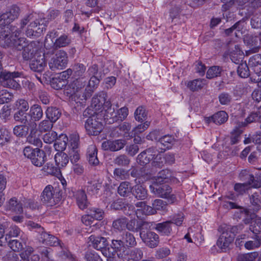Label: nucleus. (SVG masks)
<instances>
[{
  "mask_svg": "<svg viewBox=\"0 0 261 261\" xmlns=\"http://www.w3.org/2000/svg\"><path fill=\"white\" fill-rule=\"evenodd\" d=\"M89 213L94 220H101L104 217L103 211L99 208H92L89 210Z\"/></svg>",
  "mask_w": 261,
  "mask_h": 261,
  "instance_id": "nucleus-54",
  "label": "nucleus"
},
{
  "mask_svg": "<svg viewBox=\"0 0 261 261\" xmlns=\"http://www.w3.org/2000/svg\"><path fill=\"white\" fill-rule=\"evenodd\" d=\"M71 42L70 37L66 34H63L58 37L57 31H53L46 35L44 42L46 48L53 47L54 49L68 46Z\"/></svg>",
  "mask_w": 261,
  "mask_h": 261,
  "instance_id": "nucleus-3",
  "label": "nucleus"
},
{
  "mask_svg": "<svg viewBox=\"0 0 261 261\" xmlns=\"http://www.w3.org/2000/svg\"><path fill=\"white\" fill-rule=\"evenodd\" d=\"M13 95L6 90H2L0 91V104L8 103L13 98Z\"/></svg>",
  "mask_w": 261,
  "mask_h": 261,
  "instance_id": "nucleus-60",
  "label": "nucleus"
},
{
  "mask_svg": "<svg viewBox=\"0 0 261 261\" xmlns=\"http://www.w3.org/2000/svg\"><path fill=\"white\" fill-rule=\"evenodd\" d=\"M257 255L256 252L241 254L238 257V261H253Z\"/></svg>",
  "mask_w": 261,
  "mask_h": 261,
  "instance_id": "nucleus-64",
  "label": "nucleus"
},
{
  "mask_svg": "<svg viewBox=\"0 0 261 261\" xmlns=\"http://www.w3.org/2000/svg\"><path fill=\"white\" fill-rule=\"evenodd\" d=\"M97 150L95 146H91L88 148L87 158L90 164L97 165L99 164V161L97 156Z\"/></svg>",
  "mask_w": 261,
  "mask_h": 261,
  "instance_id": "nucleus-36",
  "label": "nucleus"
},
{
  "mask_svg": "<svg viewBox=\"0 0 261 261\" xmlns=\"http://www.w3.org/2000/svg\"><path fill=\"white\" fill-rule=\"evenodd\" d=\"M238 73L241 77H247L249 75V68L246 63H242L238 67Z\"/></svg>",
  "mask_w": 261,
  "mask_h": 261,
  "instance_id": "nucleus-59",
  "label": "nucleus"
},
{
  "mask_svg": "<svg viewBox=\"0 0 261 261\" xmlns=\"http://www.w3.org/2000/svg\"><path fill=\"white\" fill-rule=\"evenodd\" d=\"M106 96V94L104 92H101L95 95L92 99V106L96 110H99L102 106V103L105 101Z\"/></svg>",
  "mask_w": 261,
  "mask_h": 261,
  "instance_id": "nucleus-39",
  "label": "nucleus"
},
{
  "mask_svg": "<svg viewBox=\"0 0 261 261\" xmlns=\"http://www.w3.org/2000/svg\"><path fill=\"white\" fill-rule=\"evenodd\" d=\"M74 196L76 198L77 204L80 209L84 210L88 207L89 202L84 190L82 189L77 190Z\"/></svg>",
  "mask_w": 261,
  "mask_h": 261,
  "instance_id": "nucleus-26",
  "label": "nucleus"
},
{
  "mask_svg": "<svg viewBox=\"0 0 261 261\" xmlns=\"http://www.w3.org/2000/svg\"><path fill=\"white\" fill-rule=\"evenodd\" d=\"M130 162L129 158L124 154L117 156L113 160V163L115 165L120 167H127Z\"/></svg>",
  "mask_w": 261,
  "mask_h": 261,
  "instance_id": "nucleus-43",
  "label": "nucleus"
},
{
  "mask_svg": "<svg viewBox=\"0 0 261 261\" xmlns=\"http://www.w3.org/2000/svg\"><path fill=\"white\" fill-rule=\"evenodd\" d=\"M175 141L174 137L170 135H165L159 139L157 145L164 150L169 149Z\"/></svg>",
  "mask_w": 261,
  "mask_h": 261,
  "instance_id": "nucleus-30",
  "label": "nucleus"
},
{
  "mask_svg": "<svg viewBox=\"0 0 261 261\" xmlns=\"http://www.w3.org/2000/svg\"><path fill=\"white\" fill-rule=\"evenodd\" d=\"M150 189L153 193L159 197L167 199L170 203H173L176 200L175 195L171 194V188L167 185L153 183L150 186Z\"/></svg>",
  "mask_w": 261,
  "mask_h": 261,
  "instance_id": "nucleus-9",
  "label": "nucleus"
},
{
  "mask_svg": "<svg viewBox=\"0 0 261 261\" xmlns=\"http://www.w3.org/2000/svg\"><path fill=\"white\" fill-rule=\"evenodd\" d=\"M172 224L170 221L154 223L153 228L163 236H169L172 231Z\"/></svg>",
  "mask_w": 261,
  "mask_h": 261,
  "instance_id": "nucleus-27",
  "label": "nucleus"
},
{
  "mask_svg": "<svg viewBox=\"0 0 261 261\" xmlns=\"http://www.w3.org/2000/svg\"><path fill=\"white\" fill-rule=\"evenodd\" d=\"M112 207L115 210H123L124 213L127 215H130L131 214L126 212V208L128 209L132 208L133 210L134 207L133 205H129L128 204L124 203L121 201H114L111 205Z\"/></svg>",
  "mask_w": 261,
  "mask_h": 261,
  "instance_id": "nucleus-48",
  "label": "nucleus"
},
{
  "mask_svg": "<svg viewBox=\"0 0 261 261\" xmlns=\"http://www.w3.org/2000/svg\"><path fill=\"white\" fill-rule=\"evenodd\" d=\"M172 177V173L169 170H163L158 174L156 178L153 183L162 184L167 182Z\"/></svg>",
  "mask_w": 261,
  "mask_h": 261,
  "instance_id": "nucleus-37",
  "label": "nucleus"
},
{
  "mask_svg": "<svg viewBox=\"0 0 261 261\" xmlns=\"http://www.w3.org/2000/svg\"><path fill=\"white\" fill-rule=\"evenodd\" d=\"M222 232L217 242V246L222 250L227 249L234 240V234L227 232L224 230Z\"/></svg>",
  "mask_w": 261,
  "mask_h": 261,
  "instance_id": "nucleus-22",
  "label": "nucleus"
},
{
  "mask_svg": "<svg viewBox=\"0 0 261 261\" xmlns=\"http://www.w3.org/2000/svg\"><path fill=\"white\" fill-rule=\"evenodd\" d=\"M128 114V110L126 107H122L119 109L116 112L115 117L113 119V122L121 121H122L126 119Z\"/></svg>",
  "mask_w": 261,
  "mask_h": 261,
  "instance_id": "nucleus-53",
  "label": "nucleus"
},
{
  "mask_svg": "<svg viewBox=\"0 0 261 261\" xmlns=\"http://www.w3.org/2000/svg\"><path fill=\"white\" fill-rule=\"evenodd\" d=\"M75 77H82L86 71V66L82 63H75L71 69Z\"/></svg>",
  "mask_w": 261,
  "mask_h": 261,
  "instance_id": "nucleus-45",
  "label": "nucleus"
},
{
  "mask_svg": "<svg viewBox=\"0 0 261 261\" xmlns=\"http://www.w3.org/2000/svg\"><path fill=\"white\" fill-rule=\"evenodd\" d=\"M45 115L48 119L55 123L61 115L60 110L56 107H48L46 111Z\"/></svg>",
  "mask_w": 261,
  "mask_h": 261,
  "instance_id": "nucleus-31",
  "label": "nucleus"
},
{
  "mask_svg": "<svg viewBox=\"0 0 261 261\" xmlns=\"http://www.w3.org/2000/svg\"><path fill=\"white\" fill-rule=\"evenodd\" d=\"M126 218L121 217L113 221L112 226L114 229L121 231L125 229Z\"/></svg>",
  "mask_w": 261,
  "mask_h": 261,
  "instance_id": "nucleus-47",
  "label": "nucleus"
},
{
  "mask_svg": "<svg viewBox=\"0 0 261 261\" xmlns=\"http://www.w3.org/2000/svg\"><path fill=\"white\" fill-rule=\"evenodd\" d=\"M86 84L85 77L77 78L65 87L64 93L69 97L75 95L81 101L80 96L84 92L83 91Z\"/></svg>",
  "mask_w": 261,
  "mask_h": 261,
  "instance_id": "nucleus-8",
  "label": "nucleus"
},
{
  "mask_svg": "<svg viewBox=\"0 0 261 261\" xmlns=\"http://www.w3.org/2000/svg\"><path fill=\"white\" fill-rule=\"evenodd\" d=\"M53 123L49 119L43 120L39 122L37 129L41 133L49 131L52 128Z\"/></svg>",
  "mask_w": 261,
  "mask_h": 261,
  "instance_id": "nucleus-52",
  "label": "nucleus"
},
{
  "mask_svg": "<svg viewBox=\"0 0 261 261\" xmlns=\"http://www.w3.org/2000/svg\"><path fill=\"white\" fill-rule=\"evenodd\" d=\"M47 64L44 54L37 55L30 63L31 69L34 71L41 72Z\"/></svg>",
  "mask_w": 261,
  "mask_h": 261,
  "instance_id": "nucleus-20",
  "label": "nucleus"
},
{
  "mask_svg": "<svg viewBox=\"0 0 261 261\" xmlns=\"http://www.w3.org/2000/svg\"><path fill=\"white\" fill-rule=\"evenodd\" d=\"M101 80V76H91L87 87L84 89V92L80 96L82 102L86 101L91 97Z\"/></svg>",
  "mask_w": 261,
  "mask_h": 261,
  "instance_id": "nucleus-16",
  "label": "nucleus"
},
{
  "mask_svg": "<svg viewBox=\"0 0 261 261\" xmlns=\"http://www.w3.org/2000/svg\"><path fill=\"white\" fill-rule=\"evenodd\" d=\"M244 57L243 52L241 50L237 49L236 53L231 52L230 54V58L231 61L236 64H240L242 61V59Z\"/></svg>",
  "mask_w": 261,
  "mask_h": 261,
  "instance_id": "nucleus-62",
  "label": "nucleus"
},
{
  "mask_svg": "<svg viewBox=\"0 0 261 261\" xmlns=\"http://www.w3.org/2000/svg\"><path fill=\"white\" fill-rule=\"evenodd\" d=\"M21 73L19 72H10L5 70L0 77L1 85L9 88L17 89L20 85L15 80V78L20 76Z\"/></svg>",
  "mask_w": 261,
  "mask_h": 261,
  "instance_id": "nucleus-12",
  "label": "nucleus"
},
{
  "mask_svg": "<svg viewBox=\"0 0 261 261\" xmlns=\"http://www.w3.org/2000/svg\"><path fill=\"white\" fill-rule=\"evenodd\" d=\"M88 243L90 246H92L97 250H100L102 254L107 257H111L114 255V251H111L108 246L107 239L103 237L91 235L88 238Z\"/></svg>",
  "mask_w": 261,
  "mask_h": 261,
  "instance_id": "nucleus-5",
  "label": "nucleus"
},
{
  "mask_svg": "<svg viewBox=\"0 0 261 261\" xmlns=\"http://www.w3.org/2000/svg\"><path fill=\"white\" fill-rule=\"evenodd\" d=\"M30 130V123L28 125L20 124L16 125L13 129V133L15 136L19 138L27 137Z\"/></svg>",
  "mask_w": 261,
  "mask_h": 261,
  "instance_id": "nucleus-29",
  "label": "nucleus"
},
{
  "mask_svg": "<svg viewBox=\"0 0 261 261\" xmlns=\"http://www.w3.org/2000/svg\"><path fill=\"white\" fill-rule=\"evenodd\" d=\"M68 140V139L65 135H61L59 138H57L54 145L56 150L63 152L66 148Z\"/></svg>",
  "mask_w": 261,
  "mask_h": 261,
  "instance_id": "nucleus-34",
  "label": "nucleus"
},
{
  "mask_svg": "<svg viewBox=\"0 0 261 261\" xmlns=\"http://www.w3.org/2000/svg\"><path fill=\"white\" fill-rule=\"evenodd\" d=\"M152 206L155 210L161 211L165 212L167 211V203L161 199H155L152 203Z\"/></svg>",
  "mask_w": 261,
  "mask_h": 261,
  "instance_id": "nucleus-57",
  "label": "nucleus"
},
{
  "mask_svg": "<svg viewBox=\"0 0 261 261\" xmlns=\"http://www.w3.org/2000/svg\"><path fill=\"white\" fill-rule=\"evenodd\" d=\"M11 134L8 129L5 128H0V144L5 145L9 143L11 140Z\"/></svg>",
  "mask_w": 261,
  "mask_h": 261,
  "instance_id": "nucleus-49",
  "label": "nucleus"
},
{
  "mask_svg": "<svg viewBox=\"0 0 261 261\" xmlns=\"http://www.w3.org/2000/svg\"><path fill=\"white\" fill-rule=\"evenodd\" d=\"M7 209L17 213H21L23 212L21 204L18 203L15 198H12L10 200L7 204Z\"/></svg>",
  "mask_w": 261,
  "mask_h": 261,
  "instance_id": "nucleus-44",
  "label": "nucleus"
},
{
  "mask_svg": "<svg viewBox=\"0 0 261 261\" xmlns=\"http://www.w3.org/2000/svg\"><path fill=\"white\" fill-rule=\"evenodd\" d=\"M29 118V113L23 112L22 111H17L14 115V119L23 125H29L30 122Z\"/></svg>",
  "mask_w": 261,
  "mask_h": 261,
  "instance_id": "nucleus-38",
  "label": "nucleus"
},
{
  "mask_svg": "<svg viewBox=\"0 0 261 261\" xmlns=\"http://www.w3.org/2000/svg\"><path fill=\"white\" fill-rule=\"evenodd\" d=\"M244 41L251 48L252 53H257L261 45V39L257 36L251 34H247L245 36Z\"/></svg>",
  "mask_w": 261,
  "mask_h": 261,
  "instance_id": "nucleus-23",
  "label": "nucleus"
},
{
  "mask_svg": "<svg viewBox=\"0 0 261 261\" xmlns=\"http://www.w3.org/2000/svg\"><path fill=\"white\" fill-rule=\"evenodd\" d=\"M154 222H147L145 221H138V232L140 231V234L142 232H147L152 226H154Z\"/></svg>",
  "mask_w": 261,
  "mask_h": 261,
  "instance_id": "nucleus-50",
  "label": "nucleus"
},
{
  "mask_svg": "<svg viewBox=\"0 0 261 261\" xmlns=\"http://www.w3.org/2000/svg\"><path fill=\"white\" fill-rule=\"evenodd\" d=\"M137 241L134 234L128 231L123 232L121 238L113 239L111 245L114 252L120 256L128 253V250L137 245Z\"/></svg>",
  "mask_w": 261,
  "mask_h": 261,
  "instance_id": "nucleus-2",
  "label": "nucleus"
},
{
  "mask_svg": "<svg viewBox=\"0 0 261 261\" xmlns=\"http://www.w3.org/2000/svg\"><path fill=\"white\" fill-rule=\"evenodd\" d=\"M132 190L130 182L122 181L118 187L117 192L121 196L128 197L132 193Z\"/></svg>",
  "mask_w": 261,
  "mask_h": 261,
  "instance_id": "nucleus-33",
  "label": "nucleus"
},
{
  "mask_svg": "<svg viewBox=\"0 0 261 261\" xmlns=\"http://www.w3.org/2000/svg\"><path fill=\"white\" fill-rule=\"evenodd\" d=\"M55 161L58 168H62L66 166L69 162V158L66 153L58 152L55 155Z\"/></svg>",
  "mask_w": 261,
  "mask_h": 261,
  "instance_id": "nucleus-35",
  "label": "nucleus"
},
{
  "mask_svg": "<svg viewBox=\"0 0 261 261\" xmlns=\"http://www.w3.org/2000/svg\"><path fill=\"white\" fill-rule=\"evenodd\" d=\"M228 117V116L225 111H219L213 115L214 123L221 124L227 120Z\"/></svg>",
  "mask_w": 261,
  "mask_h": 261,
  "instance_id": "nucleus-46",
  "label": "nucleus"
},
{
  "mask_svg": "<svg viewBox=\"0 0 261 261\" xmlns=\"http://www.w3.org/2000/svg\"><path fill=\"white\" fill-rule=\"evenodd\" d=\"M39 234V241L43 244L56 246L59 244V240L57 237L48 233L44 231V229Z\"/></svg>",
  "mask_w": 261,
  "mask_h": 261,
  "instance_id": "nucleus-25",
  "label": "nucleus"
},
{
  "mask_svg": "<svg viewBox=\"0 0 261 261\" xmlns=\"http://www.w3.org/2000/svg\"><path fill=\"white\" fill-rule=\"evenodd\" d=\"M85 127L88 135L91 136L99 135L103 128L101 115L94 113L89 117L85 122Z\"/></svg>",
  "mask_w": 261,
  "mask_h": 261,
  "instance_id": "nucleus-4",
  "label": "nucleus"
},
{
  "mask_svg": "<svg viewBox=\"0 0 261 261\" xmlns=\"http://www.w3.org/2000/svg\"><path fill=\"white\" fill-rule=\"evenodd\" d=\"M68 61L67 53L63 50H59L55 56L51 58L48 65L50 69L53 71L57 69L62 70L66 67Z\"/></svg>",
  "mask_w": 261,
  "mask_h": 261,
  "instance_id": "nucleus-11",
  "label": "nucleus"
},
{
  "mask_svg": "<svg viewBox=\"0 0 261 261\" xmlns=\"http://www.w3.org/2000/svg\"><path fill=\"white\" fill-rule=\"evenodd\" d=\"M204 85L205 80L204 79H198L189 82L187 87L192 91H196L202 89Z\"/></svg>",
  "mask_w": 261,
  "mask_h": 261,
  "instance_id": "nucleus-42",
  "label": "nucleus"
},
{
  "mask_svg": "<svg viewBox=\"0 0 261 261\" xmlns=\"http://www.w3.org/2000/svg\"><path fill=\"white\" fill-rule=\"evenodd\" d=\"M250 231L255 234H261V218L255 220L254 224L250 226Z\"/></svg>",
  "mask_w": 261,
  "mask_h": 261,
  "instance_id": "nucleus-63",
  "label": "nucleus"
},
{
  "mask_svg": "<svg viewBox=\"0 0 261 261\" xmlns=\"http://www.w3.org/2000/svg\"><path fill=\"white\" fill-rule=\"evenodd\" d=\"M126 143L127 142L125 139L109 140L104 141L102 143L101 147L105 150L117 151L123 148Z\"/></svg>",
  "mask_w": 261,
  "mask_h": 261,
  "instance_id": "nucleus-19",
  "label": "nucleus"
},
{
  "mask_svg": "<svg viewBox=\"0 0 261 261\" xmlns=\"http://www.w3.org/2000/svg\"><path fill=\"white\" fill-rule=\"evenodd\" d=\"M140 237L142 242L149 248H154L159 245V236L153 231H148L146 233L142 232Z\"/></svg>",
  "mask_w": 261,
  "mask_h": 261,
  "instance_id": "nucleus-15",
  "label": "nucleus"
},
{
  "mask_svg": "<svg viewBox=\"0 0 261 261\" xmlns=\"http://www.w3.org/2000/svg\"><path fill=\"white\" fill-rule=\"evenodd\" d=\"M219 101L222 105H229L231 100V95L227 92H222L218 96Z\"/></svg>",
  "mask_w": 261,
  "mask_h": 261,
  "instance_id": "nucleus-61",
  "label": "nucleus"
},
{
  "mask_svg": "<svg viewBox=\"0 0 261 261\" xmlns=\"http://www.w3.org/2000/svg\"><path fill=\"white\" fill-rule=\"evenodd\" d=\"M60 192L51 185L46 186L42 192L41 197V202L47 206H53L61 200Z\"/></svg>",
  "mask_w": 261,
  "mask_h": 261,
  "instance_id": "nucleus-6",
  "label": "nucleus"
},
{
  "mask_svg": "<svg viewBox=\"0 0 261 261\" xmlns=\"http://www.w3.org/2000/svg\"><path fill=\"white\" fill-rule=\"evenodd\" d=\"M32 20L31 15H25L20 20L19 28L13 25L0 24V45L4 48L9 47L11 44V34L16 37L19 36L24 27Z\"/></svg>",
  "mask_w": 261,
  "mask_h": 261,
  "instance_id": "nucleus-1",
  "label": "nucleus"
},
{
  "mask_svg": "<svg viewBox=\"0 0 261 261\" xmlns=\"http://www.w3.org/2000/svg\"><path fill=\"white\" fill-rule=\"evenodd\" d=\"M14 37L12 35L11 36V44L9 47L13 46L16 49L20 50L26 46L27 44V39L24 37H19L17 36L16 37L15 35Z\"/></svg>",
  "mask_w": 261,
  "mask_h": 261,
  "instance_id": "nucleus-32",
  "label": "nucleus"
},
{
  "mask_svg": "<svg viewBox=\"0 0 261 261\" xmlns=\"http://www.w3.org/2000/svg\"><path fill=\"white\" fill-rule=\"evenodd\" d=\"M254 241H248L244 244V246L248 250H253L261 246V236L255 234L252 238Z\"/></svg>",
  "mask_w": 261,
  "mask_h": 261,
  "instance_id": "nucleus-40",
  "label": "nucleus"
},
{
  "mask_svg": "<svg viewBox=\"0 0 261 261\" xmlns=\"http://www.w3.org/2000/svg\"><path fill=\"white\" fill-rule=\"evenodd\" d=\"M171 253L170 249L166 247L158 249L155 253V257L157 259H162L167 257Z\"/></svg>",
  "mask_w": 261,
  "mask_h": 261,
  "instance_id": "nucleus-55",
  "label": "nucleus"
},
{
  "mask_svg": "<svg viewBox=\"0 0 261 261\" xmlns=\"http://www.w3.org/2000/svg\"><path fill=\"white\" fill-rule=\"evenodd\" d=\"M20 9L16 5H13L8 11L0 15V24H9L18 17Z\"/></svg>",
  "mask_w": 261,
  "mask_h": 261,
  "instance_id": "nucleus-18",
  "label": "nucleus"
},
{
  "mask_svg": "<svg viewBox=\"0 0 261 261\" xmlns=\"http://www.w3.org/2000/svg\"><path fill=\"white\" fill-rule=\"evenodd\" d=\"M221 68L219 66H212L207 71L206 77L209 79H213L220 75Z\"/></svg>",
  "mask_w": 261,
  "mask_h": 261,
  "instance_id": "nucleus-56",
  "label": "nucleus"
},
{
  "mask_svg": "<svg viewBox=\"0 0 261 261\" xmlns=\"http://www.w3.org/2000/svg\"><path fill=\"white\" fill-rule=\"evenodd\" d=\"M134 115L135 119L139 122H143L147 118V113L142 106L139 107L136 110Z\"/></svg>",
  "mask_w": 261,
  "mask_h": 261,
  "instance_id": "nucleus-51",
  "label": "nucleus"
},
{
  "mask_svg": "<svg viewBox=\"0 0 261 261\" xmlns=\"http://www.w3.org/2000/svg\"><path fill=\"white\" fill-rule=\"evenodd\" d=\"M38 50V45L36 42L32 41L23 48L22 57L24 60L29 61L36 57Z\"/></svg>",
  "mask_w": 261,
  "mask_h": 261,
  "instance_id": "nucleus-21",
  "label": "nucleus"
},
{
  "mask_svg": "<svg viewBox=\"0 0 261 261\" xmlns=\"http://www.w3.org/2000/svg\"><path fill=\"white\" fill-rule=\"evenodd\" d=\"M37 126V123L34 122L30 124V134L27 137V141L38 148L42 147V142Z\"/></svg>",
  "mask_w": 261,
  "mask_h": 261,
  "instance_id": "nucleus-17",
  "label": "nucleus"
},
{
  "mask_svg": "<svg viewBox=\"0 0 261 261\" xmlns=\"http://www.w3.org/2000/svg\"><path fill=\"white\" fill-rule=\"evenodd\" d=\"M250 202L254 212L261 208V196L257 193H254L250 196Z\"/></svg>",
  "mask_w": 261,
  "mask_h": 261,
  "instance_id": "nucleus-41",
  "label": "nucleus"
},
{
  "mask_svg": "<svg viewBox=\"0 0 261 261\" xmlns=\"http://www.w3.org/2000/svg\"><path fill=\"white\" fill-rule=\"evenodd\" d=\"M114 175L116 179L124 180L128 178L129 174L127 171L123 168H116L114 171Z\"/></svg>",
  "mask_w": 261,
  "mask_h": 261,
  "instance_id": "nucleus-58",
  "label": "nucleus"
},
{
  "mask_svg": "<svg viewBox=\"0 0 261 261\" xmlns=\"http://www.w3.org/2000/svg\"><path fill=\"white\" fill-rule=\"evenodd\" d=\"M132 194L138 200H143L147 198V190L141 185H137L133 188Z\"/></svg>",
  "mask_w": 261,
  "mask_h": 261,
  "instance_id": "nucleus-28",
  "label": "nucleus"
},
{
  "mask_svg": "<svg viewBox=\"0 0 261 261\" xmlns=\"http://www.w3.org/2000/svg\"><path fill=\"white\" fill-rule=\"evenodd\" d=\"M31 15L32 20H31L25 27L27 26L25 30V35L28 37H38L45 30L47 21L44 18L40 19H34L33 14H27Z\"/></svg>",
  "mask_w": 261,
  "mask_h": 261,
  "instance_id": "nucleus-7",
  "label": "nucleus"
},
{
  "mask_svg": "<svg viewBox=\"0 0 261 261\" xmlns=\"http://www.w3.org/2000/svg\"><path fill=\"white\" fill-rule=\"evenodd\" d=\"M239 178L241 180L244 181V183L247 185L250 188H258L261 187L260 176L254 177L253 175L250 174L248 171L243 170L240 172Z\"/></svg>",
  "mask_w": 261,
  "mask_h": 261,
  "instance_id": "nucleus-14",
  "label": "nucleus"
},
{
  "mask_svg": "<svg viewBox=\"0 0 261 261\" xmlns=\"http://www.w3.org/2000/svg\"><path fill=\"white\" fill-rule=\"evenodd\" d=\"M30 122L36 123L41 119L43 116V111L41 107L38 104H34L30 107L29 111Z\"/></svg>",
  "mask_w": 261,
  "mask_h": 261,
  "instance_id": "nucleus-24",
  "label": "nucleus"
},
{
  "mask_svg": "<svg viewBox=\"0 0 261 261\" xmlns=\"http://www.w3.org/2000/svg\"><path fill=\"white\" fill-rule=\"evenodd\" d=\"M239 178L241 180L244 181V183L247 185L250 188H258L261 187L260 176L254 177L253 175L250 174L248 171L243 170L240 172Z\"/></svg>",
  "mask_w": 261,
  "mask_h": 261,
  "instance_id": "nucleus-13",
  "label": "nucleus"
},
{
  "mask_svg": "<svg viewBox=\"0 0 261 261\" xmlns=\"http://www.w3.org/2000/svg\"><path fill=\"white\" fill-rule=\"evenodd\" d=\"M24 155L30 159L35 166H42L45 161V154L44 151L37 148L33 149L30 146H27L23 149Z\"/></svg>",
  "mask_w": 261,
  "mask_h": 261,
  "instance_id": "nucleus-10",
  "label": "nucleus"
}]
</instances>
